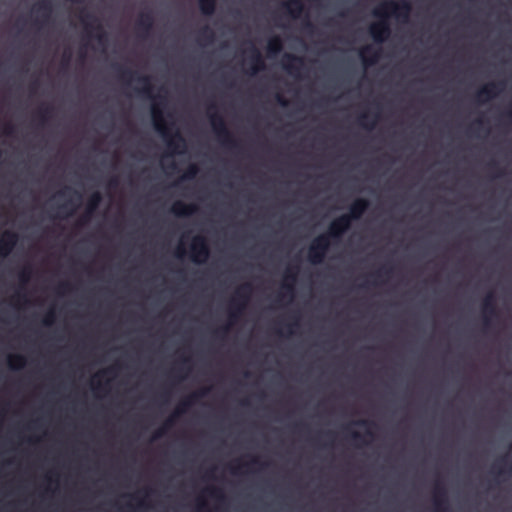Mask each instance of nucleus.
I'll return each mask as SVG.
<instances>
[{
  "mask_svg": "<svg viewBox=\"0 0 512 512\" xmlns=\"http://www.w3.org/2000/svg\"><path fill=\"white\" fill-rule=\"evenodd\" d=\"M113 67L123 82L128 84L135 79L142 84L138 89V92L143 96L154 100L151 106V116L155 130L162 135L168 148H170L173 153H184L187 148L186 140L178 130L172 133L171 125L165 121L163 114L165 97L161 95L154 96L152 94L153 86L151 84V77L147 75H138L137 72L123 68L120 65H114Z\"/></svg>",
  "mask_w": 512,
  "mask_h": 512,
  "instance_id": "obj_1",
  "label": "nucleus"
},
{
  "mask_svg": "<svg viewBox=\"0 0 512 512\" xmlns=\"http://www.w3.org/2000/svg\"><path fill=\"white\" fill-rule=\"evenodd\" d=\"M411 11V5L408 1L396 3L394 1H385L373 10V16L379 21L369 27V33L376 43H383L391 34L390 23L388 21L391 15L408 17Z\"/></svg>",
  "mask_w": 512,
  "mask_h": 512,
  "instance_id": "obj_2",
  "label": "nucleus"
},
{
  "mask_svg": "<svg viewBox=\"0 0 512 512\" xmlns=\"http://www.w3.org/2000/svg\"><path fill=\"white\" fill-rule=\"evenodd\" d=\"M252 287L249 283H245L237 288L234 296L232 297L229 305L228 318L229 323L215 331V335L223 337L229 331L231 325L237 322L248 303Z\"/></svg>",
  "mask_w": 512,
  "mask_h": 512,
  "instance_id": "obj_3",
  "label": "nucleus"
},
{
  "mask_svg": "<svg viewBox=\"0 0 512 512\" xmlns=\"http://www.w3.org/2000/svg\"><path fill=\"white\" fill-rule=\"evenodd\" d=\"M216 110L217 107L214 103L209 104L208 117L214 134L224 147L229 149H237L239 147V142L234 138L228 129L223 116Z\"/></svg>",
  "mask_w": 512,
  "mask_h": 512,
  "instance_id": "obj_4",
  "label": "nucleus"
},
{
  "mask_svg": "<svg viewBox=\"0 0 512 512\" xmlns=\"http://www.w3.org/2000/svg\"><path fill=\"white\" fill-rule=\"evenodd\" d=\"M208 392H209L208 388H203L196 392H193L192 394L187 396L185 399H183L178 404L174 413L163 423V425L159 429H157L155 431V433L153 435V439L155 440V439H159V438L163 437L167 433V431L173 426L176 418L179 417L180 415L186 413L187 410L191 406L196 404L200 398L206 396Z\"/></svg>",
  "mask_w": 512,
  "mask_h": 512,
  "instance_id": "obj_5",
  "label": "nucleus"
},
{
  "mask_svg": "<svg viewBox=\"0 0 512 512\" xmlns=\"http://www.w3.org/2000/svg\"><path fill=\"white\" fill-rule=\"evenodd\" d=\"M331 240L329 235L321 234L317 236L310 244L308 249V260L312 264H320L324 261L329 250Z\"/></svg>",
  "mask_w": 512,
  "mask_h": 512,
  "instance_id": "obj_6",
  "label": "nucleus"
},
{
  "mask_svg": "<svg viewBox=\"0 0 512 512\" xmlns=\"http://www.w3.org/2000/svg\"><path fill=\"white\" fill-rule=\"evenodd\" d=\"M80 20L90 37L95 38L101 44L105 42L106 35L99 23L94 25V23L98 22V20L93 14L86 12L85 9H82L80 12Z\"/></svg>",
  "mask_w": 512,
  "mask_h": 512,
  "instance_id": "obj_7",
  "label": "nucleus"
},
{
  "mask_svg": "<svg viewBox=\"0 0 512 512\" xmlns=\"http://www.w3.org/2000/svg\"><path fill=\"white\" fill-rule=\"evenodd\" d=\"M210 256V248L205 237L197 235L190 246V259L197 264L204 263Z\"/></svg>",
  "mask_w": 512,
  "mask_h": 512,
  "instance_id": "obj_8",
  "label": "nucleus"
},
{
  "mask_svg": "<svg viewBox=\"0 0 512 512\" xmlns=\"http://www.w3.org/2000/svg\"><path fill=\"white\" fill-rule=\"evenodd\" d=\"M504 85V82H489L475 93L474 100L479 104H484L503 91Z\"/></svg>",
  "mask_w": 512,
  "mask_h": 512,
  "instance_id": "obj_9",
  "label": "nucleus"
},
{
  "mask_svg": "<svg viewBox=\"0 0 512 512\" xmlns=\"http://www.w3.org/2000/svg\"><path fill=\"white\" fill-rule=\"evenodd\" d=\"M351 221L349 216H345L344 214L334 219L324 235H329L330 240H339L345 232L349 230L351 227Z\"/></svg>",
  "mask_w": 512,
  "mask_h": 512,
  "instance_id": "obj_10",
  "label": "nucleus"
},
{
  "mask_svg": "<svg viewBox=\"0 0 512 512\" xmlns=\"http://www.w3.org/2000/svg\"><path fill=\"white\" fill-rule=\"evenodd\" d=\"M298 267L289 266L284 273V282L282 291L278 293L276 301H280L286 295L292 298L294 296V283L296 282Z\"/></svg>",
  "mask_w": 512,
  "mask_h": 512,
  "instance_id": "obj_11",
  "label": "nucleus"
},
{
  "mask_svg": "<svg viewBox=\"0 0 512 512\" xmlns=\"http://www.w3.org/2000/svg\"><path fill=\"white\" fill-rule=\"evenodd\" d=\"M433 504L435 512H450L447 498V490L445 486L439 481H436L434 486Z\"/></svg>",
  "mask_w": 512,
  "mask_h": 512,
  "instance_id": "obj_12",
  "label": "nucleus"
},
{
  "mask_svg": "<svg viewBox=\"0 0 512 512\" xmlns=\"http://www.w3.org/2000/svg\"><path fill=\"white\" fill-rule=\"evenodd\" d=\"M33 10L39 15L34 19V24L41 28L46 25L52 14V4L48 0H42L34 5Z\"/></svg>",
  "mask_w": 512,
  "mask_h": 512,
  "instance_id": "obj_13",
  "label": "nucleus"
},
{
  "mask_svg": "<svg viewBox=\"0 0 512 512\" xmlns=\"http://www.w3.org/2000/svg\"><path fill=\"white\" fill-rule=\"evenodd\" d=\"M282 66L290 75L299 77L304 66V59L294 54L286 53L283 56Z\"/></svg>",
  "mask_w": 512,
  "mask_h": 512,
  "instance_id": "obj_14",
  "label": "nucleus"
},
{
  "mask_svg": "<svg viewBox=\"0 0 512 512\" xmlns=\"http://www.w3.org/2000/svg\"><path fill=\"white\" fill-rule=\"evenodd\" d=\"M483 322L485 327H489L491 318L497 316V308L495 296L493 292H489L482 301Z\"/></svg>",
  "mask_w": 512,
  "mask_h": 512,
  "instance_id": "obj_15",
  "label": "nucleus"
},
{
  "mask_svg": "<svg viewBox=\"0 0 512 512\" xmlns=\"http://www.w3.org/2000/svg\"><path fill=\"white\" fill-rule=\"evenodd\" d=\"M18 241V235L13 231H5L0 238V255L2 257L8 256Z\"/></svg>",
  "mask_w": 512,
  "mask_h": 512,
  "instance_id": "obj_16",
  "label": "nucleus"
},
{
  "mask_svg": "<svg viewBox=\"0 0 512 512\" xmlns=\"http://www.w3.org/2000/svg\"><path fill=\"white\" fill-rule=\"evenodd\" d=\"M369 207V201L365 198L356 199L349 207V213L344 214L349 216L350 221L358 220L365 213Z\"/></svg>",
  "mask_w": 512,
  "mask_h": 512,
  "instance_id": "obj_17",
  "label": "nucleus"
},
{
  "mask_svg": "<svg viewBox=\"0 0 512 512\" xmlns=\"http://www.w3.org/2000/svg\"><path fill=\"white\" fill-rule=\"evenodd\" d=\"M380 48L374 49L372 46L367 45L361 48L359 55L363 64L368 67L377 63L380 58Z\"/></svg>",
  "mask_w": 512,
  "mask_h": 512,
  "instance_id": "obj_18",
  "label": "nucleus"
},
{
  "mask_svg": "<svg viewBox=\"0 0 512 512\" xmlns=\"http://www.w3.org/2000/svg\"><path fill=\"white\" fill-rule=\"evenodd\" d=\"M101 201H102V195L98 191L94 192L89 197L88 202H87L86 211H85L84 215L80 219V224H85V223H87L90 220L91 215L98 208V206L100 205Z\"/></svg>",
  "mask_w": 512,
  "mask_h": 512,
  "instance_id": "obj_19",
  "label": "nucleus"
},
{
  "mask_svg": "<svg viewBox=\"0 0 512 512\" xmlns=\"http://www.w3.org/2000/svg\"><path fill=\"white\" fill-rule=\"evenodd\" d=\"M249 73L254 75L265 68L264 59L260 51L255 47H251V55L249 57Z\"/></svg>",
  "mask_w": 512,
  "mask_h": 512,
  "instance_id": "obj_20",
  "label": "nucleus"
},
{
  "mask_svg": "<svg viewBox=\"0 0 512 512\" xmlns=\"http://www.w3.org/2000/svg\"><path fill=\"white\" fill-rule=\"evenodd\" d=\"M282 7L292 19L300 18L305 10L301 0H288L282 3Z\"/></svg>",
  "mask_w": 512,
  "mask_h": 512,
  "instance_id": "obj_21",
  "label": "nucleus"
},
{
  "mask_svg": "<svg viewBox=\"0 0 512 512\" xmlns=\"http://www.w3.org/2000/svg\"><path fill=\"white\" fill-rule=\"evenodd\" d=\"M198 210L195 204H186L181 201H176L171 208V212L178 217H186L193 215Z\"/></svg>",
  "mask_w": 512,
  "mask_h": 512,
  "instance_id": "obj_22",
  "label": "nucleus"
},
{
  "mask_svg": "<svg viewBox=\"0 0 512 512\" xmlns=\"http://www.w3.org/2000/svg\"><path fill=\"white\" fill-rule=\"evenodd\" d=\"M153 24H154V18L150 12L140 14V16L136 22V26H137L138 30H140L144 33H149L153 27Z\"/></svg>",
  "mask_w": 512,
  "mask_h": 512,
  "instance_id": "obj_23",
  "label": "nucleus"
},
{
  "mask_svg": "<svg viewBox=\"0 0 512 512\" xmlns=\"http://www.w3.org/2000/svg\"><path fill=\"white\" fill-rule=\"evenodd\" d=\"M283 48L282 40L278 36H274L271 39H269L267 44V51L269 57L276 56L278 53L281 52Z\"/></svg>",
  "mask_w": 512,
  "mask_h": 512,
  "instance_id": "obj_24",
  "label": "nucleus"
},
{
  "mask_svg": "<svg viewBox=\"0 0 512 512\" xmlns=\"http://www.w3.org/2000/svg\"><path fill=\"white\" fill-rule=\"evenodd\" d=\"M217 0H198V5L201 13L206 16H211L216 10Z\"/></svg>",
  "mask_w": 512,
  "mask_h": 512,
  "instance_id": "obj_25",
  "label": "nucleus"
},
{
  "mask_svg": "<svg viewBox=\"0 0 512 512\" xmlns=\"http://www.w3.org/2000/svg\"><path fill=\"white\" fill-rule=\"evenodd\" d=\"M8 365L12 370L22 369L26 365V358L20 354L10 355L8 357Z\"/></svg>",
  "mask_w": 512,
  "mask_h": 512,
  "instance_id": "obj_26",
  "label": "nucleus"
},
{
  "mask_svg": "<svg viewBox=\"0 0 512 512\" xmlns=\"http://www.w3.org/2000/svg\"><path fill=\"white\" fill-rule=\"evenodd\" d=\"M250 464H260L261 466H265L266 464L264 463H260L259 462V459L257 457H252L251 458V461L249 463H241V462H238L237 465H232L230 467V471L232 474H238L240 472V469L242 467H246V466H249Z\"/></svg>",
  "mask_w": 512,
  "mask_h": 512,
  "instance_id": "obj_27",
  "label": "nucleus"
},
{
  "mask_svg": "<svg viewBox=\"0 0 512 512\" xmlns=\"http://www.w3.org/2000/svg\"><path fill=\"white\" fill-rule=\"evenodd\" d=\"M53 108L51 106L40 107L37 111V115L40 119L41 124H45L47 119L50 117Z\"/></svg>",
  "mask_w": 512,
  "mask_h": 512,
  "instance_id": "obj_28",
  "label": "nucleus"
},
{
  "mask_svg": "<svg viewBox=\"0 0 512 512\" xmlns=\"http://www.w3.org/2000/svg\"><path fill=\"white\" fill-rule=\"evenodd\" d=\"M32 275L31 266H25L18 274V278L21 284L25 285L29 282Z\"/></svg>",
  "mask_w": 512,
  "mask_h": 512,
  "instance_id": "obj_29",
  "label": "nucleus"
},
{
  "mask_svg": "<svg viewBox=\"0 0 512 512\" xmlns=\"http://www.w3.org/2000/svg\"><path fill=\"white\" fill-rule=\"evenodd\" d=\"M198 166L196 164H190L185 173L183 174V176L181 177L182 180H192L196 177V175L198 174Z\"/></svg>",
  "mask_w": 512,
  "mask_h": 512,
  "instance_id": "obj_30",
  "label": "nucleus"
},
{
  "mask_svg": "<svg viewBox=\"0 0 512 512\" xmlns=\"http://www.w3.org/2000/svg\"><path fill=\"white\" fill-rule=\"evenodd\" d=\"M199 34L202 38H204L207 41H213V39H214V32L212 31V29L209 26H204L200 30Z\"/></svg>",
  "mask_w": 512,
  "mask_h": 512,
  "instance_id": "obj_31",
  "label": "nucleus"
},
{
  "mask_svg": "<svg viewBox=\"0 0 512 512\" xmlns=\"http://www.w3.org/2000/svg\"><path fill=\"white\" fill-rule=\"evenodd\" d=\"M55 319H56V314H55V311L53 309H50L45 317L43 318V321L42 323L45 325V326H51L54 322H55Z\"/></svg>",
  "mask_w": 512,
  "mask_h": 512,
  "instance_id": "obj_32",
  "label": "nucleus"
},
{
  "mask_svg": "<svg viewBox=\"0 0 512 512\" xmlns=\"http://www.w3.org/2000/svg\"><path fill=\"white\" fill-rule=\"evenodd\" d=\"M302 26H303V30L305 32H307L308 34H313L315 32V26L310 21L308 15L305 16V19L303 20Z\"/></svg>",
  "mask_w": 512,
  "mask_h": 512,
  "instance_id": "obj_33",
  "label": "nucleus"
},
{
  "mask_svg": "<svg viewBox=\"0 0 512 512\" xmlns=\"http://www.w3.org/2000/svg\"><path fill=\"white\" fill-rule=\"evenodd\" d=\"M367 119H368V114L367 113H363L359 116L358 118V121H359V124L367 129H372L374 128L375 126V121H372L370 124L367 123Z\"/></svg>",
  "mask_w": 512,
  "mask_h": 512,
  "instance_id": "obj_34",
  "label": "nucleus"
},
{
  "mask_svg": "<svg viewBox=\"0 0 512 512\" xmlns=\"http://www.w3.org/2000/svg\"><path fill=\"white\" fill-rule=\"evenodd\" d=\"M207 492L213 498H216L218 500H223L224 499L223 491L221 489H219V488L211 487V488L207 489Z\"/></svg>",
  "mask_w": 512,
  "mask_h": 512,
  "instance_id": "obj_35",
  "label": "nucleus"
},
{
  "mask_svg": "<svg viewBox=\"0 0 512 512\" xmlns=\"http://www.w3.org/2000/svg\"><path fill=\"white\" fill-rule=\"evenodd\" d=\"M2 133L5 136H13L14 133H15V126L13 124H11V123H6L3 126Z\"/></svg>",
  "mask_w": 512,
  "mask_h": 512,
  "instance_id": "obj_36",
  "label": "nucleus"
},
{
  "mask_svg": "<svg viewBox=\"0 0 512 512\" xmlns=\"http://www.w3.org/2000/svg\"><path fill=\"white\" fill-rule=\"evenodd\" d=\"M392 272V269L391 268H386V267H383L382 269H380L379 271H377L374 276L376 277H380L382 275H386V276H389Z\"/></svg>",
  "mask_w": 512,
  "mask_h": 512,
  "instance_id": "obj_37",
  "label": "nucleus"
},
{
  "mask_svg": "<svg viewBox=\"0 0 512 512\" xmlns=\"http://www.w3.org/2000/svg\"><path fill=\"white\" fill-rule=\"evenodd\" d=\"M70 60H71V53L70 52H65L64 55H63V58H62V67H67L70 63Z\"/></svg>",
  "mask_w": 512,
  "mask_h": 512,
  "instance_id": "obj_38",
  "label": "nucleus"
},
{
  "mask_svg": "<svg viewBox=\"0 0 512 512\" xmlns=\"http://www.w3.org/2000/svg\"><path fill=\"white\" fill-rule=\"evenodd\" d=\"M276 101L283 107H286L288 105L287 99L282 94L276 95Z\"/></svg>",
  "mask_w": 512,
  "mask_h": 512,
  "instance_id": "obj_39",
  "label": "nucleus"
},
{
  "mask_svg": "<svg viewBox=\"0 0 512 512\" xmlns=\"http://www.w3.org/2000/svg\"><path fill=\"white\" fill-rule=\"evenodd\" d=\"M70 288H71V285L69 283L63 282V283L59 284V286H58V293H64V292L70 290Z\"/></svg>",
  "mask_w": 512,
  "mask_h": 512,
  "instance_id": "obj_40",
  "label": "nucleus"
},
{
  "mask_svg": "<svg viewBox=\"0 0 512 512\" xmlns=\"http://www.w3.org/2000/svg\"><path fill=\"white\" fill-rule=\"evenodd\" d=\"M113 372H114V368H113V367H109V368H107V369H104V370H102V371L98 372V373L96 374V377H98V378H102V377H104L105 375H107V374H111V373H113Z\"/></svg>",
  "mask_w": 512,
  "mask_h": 512,
  "instance_id": "obj_41",
  "label": "nucleus"
},
{
  "mask_svg": "<svg viewBox=\"0 0 512 512\" xmlns=\"http://www.w3.org/2000/svg\"><path fill=\"white\" fill-rule=\"evenodd\" d=\"M350 437L355 441H363V436L357 431H351Z\"/></svg>",
  "mask_w": 512,
  "mask_h": 512,
  "instance_id": "obj_42",
  "label": "nucleus"
},
{
  "mask_svg": "<svg viewBox=\"0 0 512 512\" xmlns=\"http://www.w3.org/2000/svg\"><path fill=\"white\" fill-rule=\"evenodd\" d=\"M355 424L358 426L370 427L373 425V422L368 421V420H358L355 422Z\"/></svg>",
  "mask_w": 512,
  "mask_h": 512,
  "instance_id": "obj_43",
  "label": "nucleus"
},
{
  "mask_svg": "<svg viewBox=\"0 0 512 512\" xmlns=\"http://www.w3.org/2000/svg\"><path fill=\"white\" fill-rule=\"evenodd\" d=\"M295 318V321L293 323H290L287 325V327L289 328V333L292 334L293 331H292V327H295V326H298V316H294Z\"/></svg>",
  "mask_w": 512,
  "mask_h": 512,
  "instance_id": "obj_44",
  "label": "nucleus"
},
{
  "mask_svg": "<svg viewBox=\"0 0 512 512\" xmlns=\"http://www.w3.org/2000/svg\"><path fill=\"white\" fill-rule=\"evenodd\" d=\"M92 387H93L94 390L100 391V390H104L105 385H103L102 383L98 382L97 384L93 383Z\"/></svg>",
  "mask_w": 512,
  "mask_h": 512,
  "instance_id": "obj_45",
  "label": "nucleus"
},
{
  "mask_svg": "<svg viewBox=\"0 0 512 512\" xmlns=\"http://www.w3.org/2000/svg\"><path fill=\"white\" fill-rule=\"evenodd\" d=\"M118 185V178L117 177H113L110 179L109 181V186L110 187H116Z\"/></svg>",
  "mask_w": 512,
  "mask_h": 512,
  "instance_id": "obj_46",
  "label": "nucleus"
},
{
  "mask_svg": "<svg viewBox=\"0 0 512 512\" xmlns=\"http://www.w3.org/2000/svg\"><path fill=\"white\" fill-rule=\"evenodd\" d=\"M205 507H206V502H204L202 500L198 501L197 508L199 511H201Z\"/></svg>",
  "mask_w": 512,
  "mask_h": 512,
  "instance_id": "obj_47",
  "label": "nucleus"
},
{
  "mask_svg": "<svg viewBox=\"0 0 512 512\" xmlns=\"http://www.w3.org/2000/svg\"><path fill=\"white\" fill-rule=\"evenodd\" d=\"M177 257H182L184 255V249L179 247L176 252Z\"/></svg>",
  "mask_w": 512,
  "mask_h": 512,
  "instance_id": "obj_48",
  "label": "nucleus"
},
{
  "mask_svg": "<svg viewBox=\"0 0 512 512\" xmlns=\"http://www.w3.org/2000/svg\"><path fill=\"white\" fill-rule=\"evenodd\" d=\"M68 204H69V202H67V203H65V204H63V205H61V206L59 207V211L61 212V211H63L64 209H66V208H67V206H68Z\"/></svg>",
  "mask_w": 512,
  "mask_h": 512,
  "instance_id": "obj_49",
  "label": "nucleus"
},
{
  "mask_svg": "<svg viewBox=\"0 0 512 512\" xmlns=\"http://www.w3.org/2000/svg\"><path fill=\"white\" fill-rule=\"evenodd\" d=\"M504 473H505V470H504V469H501V468H500V469H498V470H497V472H496V474H497L498 476H500V475H502V474H504Z\"/></svg>",
  "mask_w": 512,
  "mask_h": 512,
  "instance_id": "obj_50",
  "label": "nucleus"
},
{
  "mask_svg": "<svg viewBox=\"0 0 512 512\" xmlns=\"http://www.w3.org/2000/svg\"><path fill=\"white\" fill-rule=\"evenodd\" d=\"M506 116L512 121V109L506 113Z\"/></svg>",
  "mask_w": 512,
  "mask_h": 512,
  "instance_id": "obj_51",
  "label": "nucleus"
},
{
  "mask_svg": "<svg viewBox=\"0 0 512 512\" xmlns=\"http://www.w3.org/2000/svg\"><path fill=\"white\" fill-rule=\"evenodd\" d=\"M66 191H72V190H71V188L66 187V188H65V190L60 191V192H59V194H60V195H63V194H65V192H66Z\"/></svg>",
  "mask_w": 512,
  "mask_h": 512,
  "instance_id": "obj_52",
  "label": "nucleus"
},
{
  "mask_svg": "<svg viewBox=\"0 0 512 512\" xmlns=\"http://www.w3.org/2000/svg\"><path fill=\"white\" fill-rule=\"evenodd\" d=\"M482 123H483L482 119H477L475 121V125H478V126L481 125Z\"/></svg>",
  "mask_w": 512,
  "mask_h": 512,
  "instance_id": "obj_53",
  "label": "nucleus"
},
{
  "mask_svg": "<svg viewBox=\"0 0 512 512\" xmlns=\"http://www.w3.org/2000/svg\"><path fill=\"white\" fill-rule=\"evenodd\" d=\"M489 167H491V168L496 167V163L495 162L489 163Z\"/></svg>",
  "mask_w": 512,
  "mask_h": 512,
  "instance_id": "obj_54",
  "label": "nucleus"
},
{
  "mask_svg": "<svg viewBox=\"0 0 512 512\" xmlns=\"http://www.w3.org/2000/svg\"><path fill=\"white\" fill-rule=\"evenodd\" d=\"M144 504H145V503H144V501H143V500H139V502H138V505H139V506H144Z\"/></svg>",
  "mask_w": 512,
  "mask_h": 512,
  "instance_id": "obj_55",
  "label": "nucleus"
},
{
  "mask_svg": "<svg viewBox=\"0 0 512 512\" xmlns=\"http://www.w3.org/2000/svg\"><path fill=\"white\" fill-rule=\"evenodd\" d=\"M189 360H190L189 358H183L182 363H187V362H189Z\"/></svg>",
  "mask_w": 512,
  "mask_h": 512,
  "instance_id": "obj_56",
  "label": "nucleus"
},
{
  "mask_svg": "<svg viewBox=\"0 0 512 512\" xmlns=\"http://www.w3.org/2000/svg\"><path fill=\"white\" fill-rule=\"evenodd\" d=\"M178 380H183L185 377L183 375H177Z\"/></svg>",
  "mask_w": 512,
  "mask_h": 512,
  "instance_id": "obj_57",
  "label": "nucleus"
},
{
  "mask_svg": "<svg viewBox=\"0 0 512 512\" xmlns=\"http://www.w3.org/2000/svg\"><path fill=\"white\" fill-rule=\"evenodd\" d=\"M508 470L512 472V462L508 465Z\"/></svg>",
  "mask_w": 512,
  "mask_h": 512,
  "instance_id": "obj_58",
  "label": "nucleus"
},
{
  "mask_svg": "<svg viewBox=\"0 0 512 512\" xmlns=\"http://www.w3.org/2000/svg\"><path fill=\"white\" fill-rule=\"evenodd\" d=\"M73 193L78 196V199L81 198V195L77 191H73Z\"/></svg>",
  "mask_w": 512,
  "mask_h": 512,
  "instance_id": "obj_59",
  "label": "nucleus"
},
{
  "mask_svg": "<svg viewBox=\"0 0 512 512\" xmlns=\"http://www.w3.org/2000/svg\"><path fill=\"white\" fill-rule=\"evenodd\" d=\"M366 434L369 435V436H373V434H372V432L370 430H367Z\"/></svg>",
  "mask_w": 512,
  "mask_h": 512,
  "instance_id": "obj_60",
  "label": "nucleus"
},
{
  "mask_svg": "<svg viewBox=\"0 0 512 512\" xmlns=\"http://www.w3.org/2000/svg\"><path fill=\"white\" fill-rule=\"evenodd\" d=\"M74 212V209H71V211L69 213H67L66 215L69 216V215H72Z\"/></svg>",
  "mask_w": 512,
  "mask_h": 512,
  "instance_id": "obj_61",
  "label": "nucleus"
},
{
  "mask_svg": "<svg viewBox=\"0 0 512 512\" xmlns=\"http://www.w3.org/2000/svg\"><path fill=\"white\" fill-rule=\"evenodd\" d=\"M242 404H243V405H247V404H248V401H247V400H243V401H242Z\"/></svg>",
  "mask_w": 512,
  "mask_h": 512,
  "instance_id": "obj_62",
  "label": "nucleus"
},
{
  "mask_svg": "<svg viewBox=\"0 0 512 512\" xmlns=\"http://www.w3.org/2000/svg\"><path fill=\"white\" fill-rule=\"evenodd\" d=\"M503 175V172L502 171H499V173L497 174V177H500Z\"/></svg>",
  "mask_w": 512,
  "mask_h": 512,
  "instance_id": "obj_63",
  "label": "nucleus"
},
{
  "mask_svg": "<svg viewBox=\"0 0 512 512\" xmlns=\"http://www.w3.org/2000/svg\"><path fill=\"white\" fill-rule=\"evenodd\" d=\"M35 86H36V83H33V84L31 85V90H33V89L35 88Z\"/></svg>",
  "mask_w": 512,
  "mask_h": 512,
  "instance_id": "obj_64",
  "label": "nucleus"
}]
</instances>
